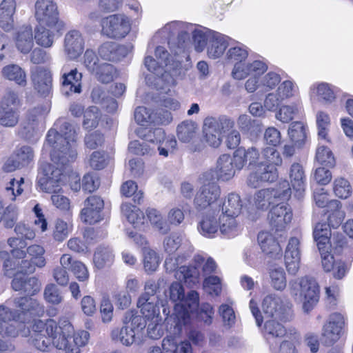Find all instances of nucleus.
<instances>
[{"mask_svg": "<svg viewBox=\"0 0 353 353\" xmlns=\"http://www.w3.org/2000/svg\"><path fill=\"white\" fill-rule=\"evenodd\" d=\"M77 129L65 118L56 121L47 134L45 148L50 147L53 163H41L37 175V185L46 193L59 192L65 182V167L77 157Z\"/></svg>", "mask_w": 353, "mask_h": 353, "instance_id": "nucleus-1", "label": "nucleus"}, {"mask_svg": "<svg viewBox=\"0 0 353 353\" xmlns=\"http://www.w3.org/2000/svg\"><path fill=\"white\" fill-rule=\"evenodd\" d=\"M211 32H214L197 28L192 24L191 30L186 29L183 42L179 41L176 48L169 40L168 44L170 50L174 53V56L171 55L164 47L157 46L154 52L157 59L151 56L145 57L144 65L145 68L156 76L154 85L157 90L167 93L170 90V88L176 84L175 78L180 74L181 66V61L178 59L177 55L184 52L186 48L185 40H189L190 34H192L195 50L197 52H202L205 46H207L208 36Z\"/></svg>", "mask_w": 353, "mask_h": 353, "instance_id": "nucleus-2", "label": "nucleus"}, {"mask_svg": "<svg viewBox=\"0 0 353 353\" xmlns=\"http://www.w3.org/2000/svg\"><path fill=\"white\" fill-rule=\"evenodd\" d=\"M15 309H10L4 305H0V336L15 337L18 334L16 326L10 322L17 323L26 321L27 313L31 315H39L43 312V307L32 298L19 297L14 300Z\"/></svg>", "mask_w": 353, "mask_h": 353, "instance_id": "nucleus-3", "label": "nucleus"}, {"mask_svg": "<svg viewBox=\"0 0 353 353\" xmlns=\"http://www.w3.org/2000/svg\"><path fill=\"white\" fill-rule=\"evenodd\" d=\"M248 55V47L241 43L230 46L225 52V61L234 65L231 72L234 79H244L250 74H262L268 70L267 64L263 61L245 62Z\"/></svg>", "mask_w": 353, "mask_h": 353, "instance_id": "nucleus-4", "label": "nucleus"}, {"mask_svg": "<svg viewBox=\"0 0 353 353\" xmlns=\"http://www.w3.org/2000/svg\"><path fill=\"white\" fill-rule=\"evenodd\" d=\"M184 290L181 282H174L170 287V299L172 302L180 301L174 306V319L176 321L175 328L176 333H180L182 326L186 325L190 320V313L197 310L199 307V293L192 290L184 300Z\"/></svg>", "mask_w": 353, "mask_h": 353, "instance_id": "nucleus-5", "label": "nucleus"}, {"mask_svg": "<svg viewBox=\"0 0 353 353\" xmlns=\"http://www.w3.org/2000/svg\"><path fill=\"white\" fill-rule=\"evenodd\" d=\"M262 157L264 161L254 168L247 179V185L250 188H256L263 183H272L278 177L276 166L282 163L279 152L275 148H265L262 151Z\"/></svg>", "mask_w": 353, "mask_h": 353, "instance_id": "nucleus-6", "label": "nucleus"}, {"mask_svg": "<svg viewBox=\"0 0 353 353\" xmlns=\"http://www.w3.org/2000/svg\"><path fill=\"white\" fill-rule=\"evenodd\" d=\"M121 327L112 330L110 336L112 341L119 342L125 346H130L139 339L141 332L146 326L145 320L134 311L125 312Z\"/></svg>", "mask_w": 353, "mask_h": 353, "instance_id": "nucleus-7", "label": "nucleus"}, {"mask_svg": "<svg viewBox=\"0 0 353 353\" xmlns=\"http://www.w3.org/2000/svg\"><path fill=\"white\" fill-rule=\"evenodd\" d=\"M290 294L303 303V310L308 313L319 300V289L316 281L308 277L292 280L289 283Z\"/></svg>", "mask_w": 353, "mask_h": 353, "instance_id": "nucleus-8", "label": "nucleus"}, {"mask_svg": "<svg viewBox=\"0 0 353 353\" xmlns=\"http://www.w3.org/2000/svg\"><path fill=\"white\" fill-rule=\"evenodd\" d=\"M291 194L288 181H283L276 188H264L256 191L251 203L258 211L265 212L276 201L288 200Z\"/></svg>", "mask_w": 353, "mask_h": 353, "instance_id": "nucleus-9", "label": "nucleus"}, {"mask_svg": "<svg viewBox=\"0 0 353 353\" xmlns=\"http://www.w3.org/2000/svg\"><path fill=\"white\" fill-rule=\"evenodd\" d=\"M234 121L225 115L205 119L203 132L206 142L212 147L218 148L222 143L223 134L232 129Z\"/></svg>", "mask_w": 353, "mask_h": 353, "instance_id": "nucleus-10", "label": "nucleus"}, {"mask_svg": "<svg viewBox=\"0 0 353 353\" xmlns=\"http://www.w3.org/2000/svg\"><path fill=\"white\" fill-rule=\"evenodd\" d=\"M101 34L112 39L125 37L131 30V20L123 13L110 14L100 21Z\"/></svg>", "mask_w": 353, "mask_h": 353, "instance_id": "nucleus-11", "label": "nucleus"}, {"mask_svg": "<svg viewBox=\"0 0 353 353\" xmlns=\"http://www.w3.org/2000/svg\"><path fill=\"white\" fill-rule=\"evenodd\" d=\"M262 309L267 317L284 322L290 321L293 317L292 305L284 296L276 294L267 295L263 300Z\"/></svg>", "mask_w": 353, "mask_h": 353, "instance_id": "nucleus-12", "label": "nucleus"}, {"mask_svg": "<svg viewBox=\"0 0 353 353\" xmlns=\"http://www.w3.org/2000/svg\"><path fill=\"white\" fill-rule=\"evenodd\" d=\"M299 88L293 80L281 81L276 90L267 94L264 99V107L270 112H276L283 101L299 97Z\"/></svg>", "mask_w": 353, "mask_h": 353, "instance_id": "nucleus-13", "label": "nucleus"}, {"mask_svg": "<svg viewBox=\"0 0 353 353\" xmlns=\"http://www.w3.org/2000/svg\"><path fill=\"white\" fill-rule=\"evenodd\" d=\"M154 281H148L144 287V293L140 296L137 301V306L140 308L142 314L148 320H160L159 299L156 294L160 285Z\"/></svg>", "mask_w": 353, "mask_h": 353, "instance_id": "nucleus-14", "label": "nucleus"}, {"mask_svg": "<svg viewBox=\"0 0 353 353\" xmlns=\"http://www.w3.org/2000/svg\"><path fill=\"white\" fill-rule=\"evenodd\" d=\"M56 328V321L48 319L46 322L41 320L35 321L30 331L28 342L36 349L45 352L52 345L51 334Z\"/></svg>", "mask_w": 353, "mask_h": 353, "instance_id": "nucleus-15", "label": "nucleus"}, {"mask_svg": "<svg viewBox=\"0 0 353 353\" xmlns=\"http://www.w3.org/2000/svg\"><path fill=\"white\" fill-rule=\"evenodd\" d=\"M45 114L42 106H38L30 110L21 124L19 134L28 141H36L40 134L41 121Z\"/></svg>", "mask_w": 353, "mask_h": 353, "instance_id": "nucleus-16", "label": "nucleus"}, {"mask_svg": "<svg viewBox=\"0 0 353 353\" xmlns=\"http://www.w3.org/2000/svg\"><path fill=\"white\" fill-rule=\"evenodd\" d=\"M201 179L203 184L194 199V207L198 210L213 207L221 196L220 187L214 180L205 181L203 176Z\"/></svg>", "mask_w": 353, "mask_h": 353, "instance_id": "nucleus-17", "label": "nucleus"}, {"mask_svg": "<svg viewBox=\"0 0 353 353\" xmlns=\"http://www.w3.org/2000/svg\"><path fill=\"white\" fill-rule=\"evenodd\" d=\"M236 170L237 165L234 152L232 157L229 154L221 155L217 159L215 170L208 171L203 173V176L205 181L217 179L227 181L233 178Z\"/></svg>", "mask_w": 353, "mask_h": 353, "instance_id": "nucleus-18", "label": "nucleus"}, {"mask_svg": "<svg viewBox=\"0 0 353 353\" xmlns=\"http://www.w3.org/2000/svg\"><path fill=\"white\" fill-rule=\"evenodd\" d=\"M314 239L319 250H327L332 247V242L336 246L342 247L345 243V238L341 235L332 237L330 225L326 223H318L314 229Z\"/></svg>", "mask_w": 353, "mask_h": 353, "instance_id": "nucleus-19", "label": "nucleus"}, {"mask_svg": "<svg viewBox=\"0 0 353 353\" xmlns=\"http://www.w3.org/2000/svg\"><path fill=\"white\" fill-rule=\"evenodd\" d=\"M34 7V16L38 23H63L59 20L57 6L53 0H37Z\"/></svg>", "mask_w": 353, "mask_h": 353, "instance_id": "nucleus-20", "label": "nucleus"}, {"mask_svg": "<svg viewBox=\"0 0 353 353\" xmlns=\"http://www.w3.org/2000/svg\"><path fill=\"white\" fill-rule=\"evenodd\" d=\"M46 250L40 245L33 244L27 248L29 259L22 260L20 263V271L26 274H33L36 268H43L46 265L45 258Z\"/></svg>", "mask_w": 353, "mask_h": 353, "instance_id": "nucleus-21", "label": "nucleus"}, {"mask_svg": "<svg viewBox=\"0 0 353 353\" xmlns=\"http://www.w3.org/2000/svg\"><path fill=\"white\" fill-rule=\"evenodd\" d=\"M344 316L340 313H334L322 329V339L327 345H332L341 337L345 326Z\"/></svg>", "mask_w": 353, "mask_h": 353, "instance_id": "nucleus-22", "label": "nucleus"}, {"mask_svg": "<svg viewBox=\"0 0 353 353\" xmlns=\"http://www.w3.org/2000/svg\"><path fill=\"white\" fill-rule=\"evenodd\" d=\"M63 26V23H38L34 29V39L37 43L43 48L51 47L54 39L61 34V32Z\"/></svg>", "mask_w": 353, "mask_h": 353, "instance_id": "nucleus-23", "label": "nucleus"}, {"mask_svg": "<svg viewBox=\"0 0 353 353\" xmlns=\"http://www.w3.org/2000/svg\"><path fill=\"white\" fill-rule=\"evenodd\" d=\"M301 255V239L298 236L290 237L284 254L286 268L291 274H295L299 269Z\"/></svg>", "mask_w": 353, "mask_h": 353, "instance_id": "nucleus-24", "label": "nucleus"}, {"mask_svg": "<svg viewBox=\"0 0 353 353\" xmlns=\"http://www.w3.org/2000/svg\"><path fill=\"white\" fill-rule=\"evenodd\" d=\"M103 200L98 196H89L84 202V208L81 212L82 221L92 225L102 219L101 211L103 209Z\"/></svg>", "mask_w": 353, "mask_h": 353, "instance_id": "nucleus-25", "label": "nucleus"}, {"mask_svg": "<svg viewBox=\"0 0 353 353\" xmlns=\"http://www.w3.org/2000/svg\"><path fill=\"white\" fill-rule=\"evenodd\" d=\"M52 333V345L56 348L63 350L65 353H69L70 350V338L73 334V326L68 321L56 323V328Z\"/></svg>", "mask_w": 353, "mask_h": 353, "instance_id": "nucleus-26", "label": "nucleus"}, {"mask_svg": "<svg viewBox=\"0 0 353 353\" xmlns=\"http://www.w3.org/2000/svg\"><path fill=\"white\" fill-rule=\"evenodd\" d=\"M268 219L270 225L276 231L286 228L292 219V212L287 204L279 203L274 206L269 212Z\"/></svg>", "mask_w": 353, "mask_h": 353, "instance_id": "nucleus-27", "label": "nucleus"}, {"mask_svg": "<svg viewBox=\"0 0 353 353\" xmlns=\"http://www.w3.org/2000/svg\"><path fill=\"white\" fill-rule=\"evenodd\" d=\"M61 77V84L62 92L65 95L71 93H80L81 91L82 74L77 68L68 71V65L62 67Z\"/></svg>", "mask_w": 353, "mask_h": 353, "instance_id": "nucleus-28", "label": "nucleus"}, {"mask_svg": "<svg viewBox=\"0 0 353 353\" xmlns=\"http://www.w3.org/2000/svg\"><path fill=\"white\" fill-rule=\"evenodd\" d=\"M148 353H192L188 341L178 343L172 336H166L161 341V346H152Z\"/></svg>", "mask_w": 353, "mask_h": 353, "instance_id": "nucleus-29", "label": "nucleus"}, {"mask_svg": "<svg viewBox=\"0 0 353 353\" xmlns=\"http://www.w3.org/2000/svg\"><path fill=\"white\" fill-rule=\"evenodd\" d=\"M130 52L128 46L113 41L102 43L98 49L99 57L105 61H117L126 57Z\"/></svg>", "mask_w": 353, "mask_h": 353, "instance_id": "nucleus-30", "label": "nucleus"}, {"mask_svg": "<svg viewBox=\"0 0 353 353\" xmlns=\"http://www.w3.org/2000/svg\"><path fill=\"white\" fill-rule=\"evenodd\" d=\"M275 320L266 321L262 331L263 336L272 350L276 347L287 334L285 327Z\"/></svg>", "mask_w": 353, "mask_h": 353, "instance_id": "nucleus-31", "label": "nucleus"}, {"mask_svg": "<svg viewBox=\"0 0 353 353\" xmlns=\"http://www.w3.org/2000/svg\"><path fill=\"white\" fill-rule=\"evenodd\" d=\"M41 285L37 277H28L21 274H16L12 282V287L15 291L23 292L27 295L26 297L29 298L40 290Z\"/></svg>", "mask_w": 353, "mask_h": 353, "instance_id": "nucleus-32", "label": "nucleus"}, {"mask_svg": "<svg viewBox=\"0 0 353 353\" xmlns=\"http://www.w3.org/2000/svg\"><path fill=\"white\" fill-rule=\"evenodd\" d=\"M34 157L33 149L28 145H23L17 149L14 159H8L3 169L6 172H12L20 167L28 165L32 162Z\"/></svg>", "mask_w": 353, "mask_h": 353, "instance_id": "nucleus-33", "label": "nucleus"}, {"mask_svg": "<svg viewBox=\"0 0 353 353\" xmlns=\"http://www.w3.org/2000/svg\"><path fill=\"white\" fill-rule=\"evenodd\" d=\"M228 46V37L217 32L210 33L206 46L208 57L213 59L221 57Z\"/></svg>", "mask_w": 353, "mask_h": 353, "instance_id": "nucleus-34", "label": "nucleus"}, {"mask_svg": "<svg viewBox=\"0 0 353 353\" xmlns=\"http://www.w3.org/2000/svg\"><path fill=\"white\" fill-rule=\"evenodd\" d=\"M34 88L42 95L50 94L52 89V76L50 72L41 67H35L31 71Z\"/></svg>", "mask_w": 353, "mask_h": 353, "instance_id": "nucleus-35", "label": "nucleus"}, {"mask_svg": "<svg viewBox=\"0 0 353 353\" xmlns=\"http://www.w3.org/2000/svg\"><path fill=\"white\" fill-rule=\"evenodd\" d=\"M84 48V40L77 30H72L65 36L64 50L70 59H75L82 53Z\"/></svg>", "mask_w": 353, "mask_h": 353, "instance_id": "nucleus-36", "label": "nucleus"}, {"mask_svg": "<svg viewBox=\"0 0 353 353\" xmlns=\"http://www.w3.org/2000/svg\"><path fill=\"white\" fill-rule=\"evenodd\" d=\"M219 225L220 234L228 239L238 236L243 230L242 225L236 219V216L228 214L219 215Z\"/></svg>", "mask_w": 353, "mask_h": 353, "instance_id": "nucleus-37", "label": "nucleus"}, {"mask_svg": "<svg viewBox=\"0 0 353 353\" xmlns=\"http://www.w3.org/2000/svg\"><path fill=\"white\" fill-rule=\"evenodd\" d=\"M220 205L213 212H209L199 222L198 230L201 234L208 238H213L219 232V215Z\"/></svg>", "mask_w": 353, "mask_h": 353, "instance_id": "nucleus-38", "label": "nucleus"}, {"mask_svg": "<svg viewBox=\"0 0 353 353\" xmlns=\"http://www.w3.org/2000/svg\"><path fill=\"white\" fill-rule=\"evenodd\" d=\"M234 152L237 170H241L246 161L249 162L250 165L256 167L261 161H264L262 154H260L259 150L255 147H250L247 150L239 148Z\"/></svg>", "mask_w": 353, "mask_h": 353, "instance_id": "nucleus-39", "label": "nucleus"}, {"mask_svg": "<svg viewBox=\"0 0 353 353\" xmlns=\"http://www.w3.org/2000/svg\"><path fill=\"white\" fill-rule=\"evenodd\" d=\"M257 239L263 252L273 258H280L282 256L280 245L270 233L261 232L258 234Z\"/></svg>", "mask_w": 353, "mask_h": 353, "instance_id": "nucleus-40", "label": "nucleus"}, {"mask_svg": "<svg viewBox=\"0 0 353 353\" xmlns=\"http://www.w3.org/2000/svg\"><path fill=\"white\" fill-rule=\"evenodd\" d=\"M15 45L21 53L27 54L34 45L32 28L30 26H23L16 32L14 36Z\"/></svg>", "mask_w": 353, "mask_h": 353, "instance_id": "nucleus-41", "label": "nucleus"}, {"mask_svg": "<svg viewBox=\"0 0 353 353\" xmlns=\"http://www.w3.org/2000/svg\"><path fill=\"white\" fill-rule=\"evenodd\" d=\"M289 177L296 196L300 198L305 188V175L303 166L298 163H294L289 170Z\"/></svg>", "mask_w": 353, "mask_h": 353, "instance_id": "nucleus-42", "label": "nucleus"}, {"mask_svg": "<svg viewBox=\"0 0 353 353\" xmlns=\"http://www.w3.org/2000/svg\"><path fill=\"white\" fill-rule=\"evenodd\" d=\"M16 10L14 0H3L0 3V26L9 31L14 26V14Z\"/></svg>", "mask_w": 353, "mask_h": 353, "instance_id": "nucleus-43", "label": "nucleus"}, {"mask_svg": "<svg viewBox=\"0 0 353 353\" xmlns=\"http://www.w3.org/2000/svg\"><path fill=\"white\" fill-rule=\"evenodd\" d=\"M21 100L18 93L12 88L0 84V109H17Z\"/></svg>", "mask_w": 353, "mask_h": 353, "instance_id": "nucleus-44", "label": "nucleus"}, {"mask_svg": "<svg viewBox=\"0 0 353 353\" xmlns=\"http://www.w3.org/2000/svg\"><path fill=\"white\" fill-rule=\"evenodd\" d=\"M175 278L184 282L189 287H193L199 282L200 272L196 265L181 266L175 272Z\"/></svg>", "mask_w": 353, "mask_h": 353, "instance_id": "nucleus-45", "label": "nucleus"}, {"mask_svg": "<svg viewBox=\"0 0 353 353\" xmlns=\"http://www.w3.org/2000/svg\"><path fill=\"white\" fill-rule=\"evenodd\" d=\"M1 74L3 78L14 81L20 86L26 85V72L17 64H9L4 66L1 70Z\"/></svg>", "mask_w": 353, "mask_h": 353, "instance_id": "nucleus-46", "label": "nucleus"}, {"mask_svg": "<svg viewBox=\"0 0 353 353\" xmlns=\"http://www.w3.org/2000/svg\"><path fill=\"white\" fill-rule=\"evenodd\" d=\"M312 94L316 95L319 99L326 103H332L336 97V88L327 83L313 84L310 88Z\"/></svg>", "mask_w": 353, "mask_h": 353, "instance_id": "nucleus-47", "label": "nucleus"}, {"mask_svg": "<svg viewBox=\"0 0 353 353\" xmlns=\"http://www.w3.org/2000/svg\"><path fill=\"white\" fill-rule=\"evenodd\" d=\"M121 211L125 216L127 220L134 228L141 229L145 223V216L143 212L137 206L130 204H123Z\"/></svg>", "mask_w": 353, "mask_h": 353, "instance_id": "nucleus-48", "label": "nucleus"}, {"mask_svg": "<svg viewBox=\"0 0 353 353\" xmlns=\"http://www.w3.org/2000/svg\"><path fill=\"white\" fill-rule=\"evenodd\" d=\"M243 207L242 201L238 194L230 193L222 206L220 205V214H231L237 216L241 212Z\"/></svg>", "mask_w": 353, "mask_h": 353, "instance_id": "nucleus-49", "label": "nucleus"}, {"mask_svg": "<svg viewBox=\"0 0 353 353\" xmlns=\"http://www.w3.org/2000/svg\"><path fill=\"white\" fill-rule=\"evenodd\" d=\"M92 74L102 83L112 82L117 76V70L113 65L103 63L94 70Z\"/></svg>", "mask_w": 353, "mask_h": 353, "instance_id": "nucleus-50", "label": "nucleus"}, {"mask_svg": "<svg viewBox=\"0 0 353 353\" xmlns=\"http://www.w3.org/2000/svg\"><path fill=\"white\" fill-rule=\"evenodd\" d=\"M192 24L182 21H172L167 23L159 32L165 37H170L175 34H179V39H183L186 29L191 30Z\"/></svg>", "mask_w": 353, "mask_h": 353, "instance_id": "nucleus-51", "label": "nucleus"}, {"mask_svg": "<svg viewBox=\"0 0 353 353\" xmlns=\"http://www.w3.org/2000/svg\"><path fill=\"white\" fill-rule=\"evenodd\" d=\"M275 118L282 123H289L299 113V103H292L290 104L280 105L276 110Z\"/></svg>", "mask_w": 353, "mask_h": 353, "instance_id": "nucleus-52", "label": "nucleus"}, {"mask_svg": "<svg viewBox=\"0 0 353 353\" xmlns=\"http://www.w3.org/2000/svg\"><path fill=\"white\" fill-rule=\"evenodd\" d=\"M114 255L109 247L100 246L96 250L93 261L98 269L110 265L114 261Z\"/></svg>", "mask_w": 353, "mask_h": 353, "instance_id": "nucleus-53", "label": "nucleus"}, {"mask_svg": "<svg viewBox=\"0 0 353 353\" xmlns=\"http://www.w3.org/2000/svg\"><path fill=\"white\" fill-rule=\"evenodd\" d=\"M147 216L153 228L162 234H167L170 230L168 221L164 219L159 210L154 208L148 209Z\"/></svg>", "mask_w": 353, "mask_h": 353, "instance_id": "nucleus-54", "label": "nucleus"}, {"mask_svg": "<svg viewBox=\"0 0 353 353\" xmlns=\"http://www.w3.org/2000/svg\"><path fill=\"white\" fill-rule=\"evenodd\" d=\"M197 125L195 122L185 121L177 127V137L179 141L189 143L192 141L196 134Z\"/></svg>", "mask_w": 353, "mask_h": 353, "instance_id": "nucleus-55", "label": "nucleus"}, {"mask_svg": "<svg viewBox=\"0 0 353 353\" xmlns=\"http://www.w3.org/2000/svg\"><path fill=\"white\" fill-rule=\"evenodd\" d=\"M315 159L322 165L331 168L335 165V159L332 152L328 147L321 143L316 148Z\"/></svg>", "mask_w": 353, "mask_h": 353, "instance_id": "nucleus-56", "label": "nucleus"}, {"mask_svg": "<svg viewBox=\"0 0 353 353\" xmlns=\"http://www.w3.org/2000/svg\"><path fill=\"white\" fill-rule=\"evenodd\" d=\"M333 192L339 198L345 199L352 194V186L347 179L338 177L333 181Z\"/></svg>", "mask_w": 353, "mask_h": 353, "instance_id": "nucleus-57", "label": "nucleus"}, {"mask_svg": "<svg viewBox=\"0 0 353 353\" xmlns=\"http://www.w3.org/2000/svg\"><path fill=\"white\" fill-rule=\"evenodd\" d=\"M90 334L85 330L79 331L73 334L70 338V350L69 353H80V347L85 345L89 340Z\"/></svg>", "mask_w": 353, "mask_h": 353, "instance_id": "nucleus-58", "label": "nucleus"}, {"mask_svg": "<svg viewBox=\"0 0 353 353\" xmlns=\"http://www.w3.org/2000/svg\"><path fill=\"white\" fill-rule=\"evenodd\" d=\"M316 125L319 139L328 141L327 134L330 126L329 115L324 112H319L316 114Z\"/></svg>", "mask_w": 353, "mask_h": 353, "instance_id": "nucleus-59", "label": "nucleus"}, {"mask_svg": "<svg viewBox=\"0 0 353 353\" xmlns=\"http://www.w3.org/2000/svg\"><path fill=\"white\" fill-rule=\"evenodd\" d=\"M19 119L17 109H0V125L12 128L18 123Z\"/></svg>", "mask_w": 353, "mask_h": 353, "instance_id": "nucleus-60", "label": "nucleus"}, {"mask_svg": "<svg viewBox=\"0 0 353 353\" xmlns=\"http://www.w3.org/2000/svg\"><path fill=\"white\" fill-rule=\"evenodd\" d=\"M183 236L179 233L173 232L165 237L163 246L165 252L169 254H174L181 246Z\"/></svg>", "mask_w": 353, "mask_h": 353, "instance_id": "nucleus-61", "label": "nucleus"}, {"mask_svg": "<svg viewBox=\"0 0 353 353\" xmlns=\"http://www.w3.org/2000/svg\"><path fill=\"white\" fill-rule=\"evenodd\" d=\"M159 265V259L156 252L145 249L143 252V267L148 274L156 271Z\"/></svg>", "mask_w": 353, "mask_h": 353, "instance_id": "nucleus-62", "label": "nucleus"}, {"mask_svg": "<svg viewBox=\"0 0 353 353\" xmlns=\"http://www.w3.org/2000/svg\"><path fill=\"white\" fill-rule=\"evenodd\" d=\"M288 136L292 142L298 144L302 143L305 139V129L303 123H292L288 129Z\"/></svg>", "mask_w": 353, "mask_h": 353, "instance_id": "nucleus-63", "label": "nucleus"}, {"mask_svg": "<svg viewBox=\"0 0 353 353\" xmlns=\"http://www.w3.org/2000/svg\"><path fill=\"white\" fill-rule=\"evenodd\" d=\"M281 81L280 74L269 72L260 79V86L265 91H271L277 88Z\"/></svg>", "mask_w": 353, "mask_h": 353, "instance_id": "nucleus-64", "label": "nucleus"}]
</instances>
